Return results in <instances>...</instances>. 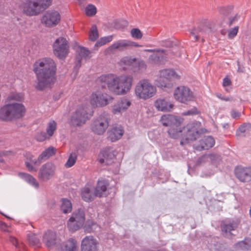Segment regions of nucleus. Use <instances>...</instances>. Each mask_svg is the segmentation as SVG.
<instances>
[{
	"label": "nucleus",
	"mask_w": 251,
	"mask_h": 251,
	"mask_svg": "<svg viewBox=\"0 0 251 251\" xmlns=\"http://www.w3.org/2000/svg\"><path fill=\"white\" fill-rule=\"evenodd\" d=\"M160 122L165 126L177 127L183 123V119L173 115H164L161 117Z\"/></svg>",
	"instance_id": "a211bd4d"
},
{
	"label": "nucleus",
	"mask_w": 251,
	"mask_h": 251,
	"mask_svg": "<svg viewBox=\"0 0 251 251\" xmlns=\"http://www.w3.org/2000/svg\"><path fill=\"white\" fill-rule=\"evenodd\" d=\"M250 128H251V124H245L239 127L237 130V134L239 135L240 133L248 131Z\"/></svg>",
	"instance_id": "8fccbe9b"
},
{
	"label": "nucleus",
	"mask_w": 251,
	"mask_h": 251,
	"mask_svg": "<svg viewBox=\"0 0 251 251\" xmlns=\"http://www.w3.org/2000/svg\"><path fill=\"white\" fill-rule=\"evenodd\" d=\"M85 220V213L82 209H79L74 212L67 222L68 229L75 232L80 229L83 226Z\"/></svg>",
	"instance_id": "6e6552de"
},
{
	"label": "nucleus",
	"mask_w": 251,
	"mask_h": 251,
	"mask_svg": "<svg viewBox=\"0 0 251 251\" xmlns=\"http://www.w3.org/2000/svg\"><path fill=\"white\" fill-rule=\"evenodd\" d=\"M25 156L26 158L27 161L25 162L26 167L30 171L36 172L37 169L33 167L30 162L34 165L39 166L41 163H39L38 158L36 160L34 158V156L29 152H26Z\"/></svg>",
	"instance_id": "cd10ccee"
},
{
	"label": "nucleus",
	"mask_w": 251,
	"mask_h": 251,
	"mask_svg": "<svg viewBox=\"0 0 251 251\" xmlns=\"http://www.w3.org/2000/svg\"><path fill=\"white\" fill-rule=\"evenodd\" d=\"M175 99L179 102L187 104L194 100L193 92L187 87L180 86L177 87L174 92Z\"/></svg>",
	"instance_id": "9b49d317"
},
{
	"label": "nucleus",
	"mask_w": 251,
	"mask_h": 251,
	"mask_svg": "<svg viewBox=\"0 0 251 251\" xmlns=\"http://www.w3.org/2000/svg\"><path fill=\"white\" fill-rule=\"evenodd\" d=\"M217 155L215 154H210L208 155H204L200 157L197 161V165H200L202 163L209 161L212 162L217 158Z\"/></svg>",
	"instance_id": "58836bf2"
},
{
	"label": "nucleus",
	"mask_w": 251,
	"mask_h": 251,
	"mask_svg": "<svg viewBox=\"0 0 251 251\" xmlns=\"http://www.w3.org/2000/svg\"><path fill=\"white\" fill-rule=\"evenodd\" d=\"M61 15L55 10H51L46 11L43 15L41 22L47 27L56 26L60 21Z\"/></svg>",
	"instance_id": "4468645a"
},
{
	"label": "nucleus",
	"mask_w": 251,
	"mask_h": 251,
	"mask_svg": "<svg viewBox=\"0 0 251 251\" xmlns=\"http://www.w3.org/2000/svg\"><path fill=\"white\" fill-rule=\"evenodd\" d=\"M96 226V224L92 221H87L86 225L84 226V229L85 232L90 233L93 231V226Z\"/></svg>",
	"instance_id": "3c124183"
},
{
	"label": "nucleus",
	"mask_w": 251,
	"mask_h": 251,
	"mask_svg": "<svg viewBox=\"0 0 251 251\" xmlns=\"http://www.w3.org/2000/svg\"><path fill=\"white\" fill-rule=\"evenodd\" d=\"M211 251H227L225 246L220 243L211 244L209 246Z\"/></svg>",
	"instance_id": "49530a36"
},
{
	"label": "nucleus",
	"mask_w": 251,
	"mask_h": 251,
	"mask_svg": "<svg viewBox=\"0 0 251 251\" xmlns=\"http://www.w3.org/2000/svg\"><path fill=\"white\" fill-rule=\"evenodd\" d=\"M144 51H145L150 52H161V53H164V52L163 50H161L147 49V50H145Z\"/></svg>",
	"instance_id": "69168bd1"
},
{
	"label": "nucleus",
	"mask_w": 251,
	"mask_h": 251,
	"mask_svg": "<svg viewBox=\"0 0 251 251\" xmlns=\"http://www.w3.org/2000/svg\"><path fill=\"white\" fill-rule=\"evenodd\" d=\"M24 99L23 94L17 93H11L7 98L6 103H12V100L21 101Z\"/></svg>",
	"instance_id": "a19ab883"
},
{
	"label": "nucleus",
	"mask_w": 251,
	"mask_h": 251,
	"mask_svg": "<svg viewBox=\"0 0 251 251\" xmlns=\"http://www.w3.org/2000/svg\"><path fill=\"white\" fill-rule=\"evenodd\" d=\"M91 57V52L87 49L80 47L78 55L76 58V67L79 68L81 66V62L82 60H86Z\"/></svg>",
	"instance_id": "b1692460"
},
{
	"label": "nucleus",
	"mask_w": 251,
	"mask_h": 251,
	"mask_svg": "<svg viewBox=\"0 0 251 251\" xmlns=\"http://www.w3.org/2000/svg\"><path fill=\"white\" fill-rule=\"evenodd\" d=\"M197 113V109L196 108H194L191 110H189L187 112H184L182 113V115L184 116L190 115H194Z\"/></svg>",
	"instance_id": "13d9d810"
},
{
	"label": "nucleus",
	"mask_w": 251,
	"mask_h": 251,
	"mask_svg": "<svg viewBox=\"0 0 251 251\" xmlns=\"http://www.w3.org/2000/svg\"><path fill=\"white\" fill-rule=\"evenodd\" d=\"M201 25L197 28L190 30V34L194 37L195 41H198L201 35H205L211 30L212 27L215 26L216 24L213 20L202 19L201 20Z\"/></svg>",
	"instance_id": "0eeeda50"
},
{
	"label": "nucleus",
	"mask_w": 251,
	"mask_h": 251,
	"mask_svg": "<svg viewBox=\"0 0 251 251\" xmlns=\"http://www.w3.org/2000/svg\"><path fill=\"white\" fill-rule=\"evenodd\" d=\"M128 48V40H120L109 46L104 51L105 54H110L114 51H123Z\"/></svg>",
	"instance_id": "4be33fe9"
},
{
	"label": "nucleus",
	"mask_w": 251,
	"mask_h": 251,
	"mask_svg": "<svg viewBox=\"0 0 251 251\" xmlns=\"http://www.w3.org/2000/svg\"><path fill=\"white\" fill-rule=\"evenodd\" d=\"M9 153H10V151H2L0 152V161L3 162V160L2 159V157L3 156H7Z\"/></svg>",
	"instance_id": "e2e57ef3"
},
{
	"label": "nucleus",
	"mask_w": 251,
	"mask_h": 251,
	"mask_svg": "<svg viewBox=\"0 0 251 251\" xmlns=\"http://www.w3.org/2000/svg\"><path fill=\"white\" fill-rule=\"evenodd\" d=\"M149 60L153 63H157L159 60V57L157 54H153L150 56Z\"/></svg>",
	"instance_id": "4d7b16f0"
},
{
	"label": "nucleus",
	"mask_w": 251,
	"mask_h": 251,
	"mask_svg": "<svg viewBox=\"0 0 251 251\" xmlns=\"http://www.w3.org/2000/svg\"><path fill=\"white\" fill-rule=\"evenodd\" d=\"M97 8L93 4L88 5L85 9V14L87 16L92 17L97 13Z\"/></svg>",
	"instance_id": "a18cd8bd"
},
{
	"label": "nucleus",
	"mask_w": 251,
	"mask_h": 251,
	"mask_svg": "<svg viewBox=\"0 0 251 251\" xmlns=\"http://www.w3.org/2000/svg\"><path fill=\"white\" fill-rule=\"evenodd\" d=\"M113 39V37L112 35L101 37L98 41L97 42L95 45V48H96V50H98V48L110 42Z\"/></svg>",
	"instance_id": "4c0bfd02"
},
{
	"label": "nucleus",
	"mask_w": 251,
	"mask_h": 251,
	"mask_svg": "<svg viewBox=\"0 0 251 251\" xmlns=\"http://www.w3.org/2000/svg\"><path fill=\"white\" fill-rule=\"evenodd\" d=\"M99 38V32L97 26L93 25L89 32V39L92 41H95Z\"/></svg>",
	"instance_id": "79ce46f5"
},
{
	"label": "nucleus",
	"mask_w": 251,
	"mask_h": 251,
	"mask_svg": "<svg viewBox=\"0 0 251 251\" xmlns=\"http://www.w3.org/2000/svg\"><path fill=\"white\" fill-rule=\"evenodd\" d=\"M130 100L126 98H123L112 107V112L118 115L126 110L131 105Z\"/></svg>",
	"instance_id": "aec40b11"
},
{
	"label": "nucleus",
	"mask_w": 251,
	"mask_h": 251,
	"mask_svg": "<svg viewBox=\"0 0 251 251\" xmlns=\"http://www.w3.org/2000/svg\"><path fill=\"white\" fill-rule=\"evenodd\" d=\"M54 54L59 59L65 58L69 52V45L67 40L63 37H59L53 44Z\"/></svg>",
	"instance_id": "9d476101"
},
{
	"label": "nucleus",
	"mask_w": 251,
	"mask_h": 251,
	"mask_svg": "<svg viewBox=\"0 0 251 251\" xmlns=\"http://www.w3.org/2000/svg\"><path fill=\"white\" fill-rule=\"evenodd\" d=\"M61 202L60 209L61 211L64 214L70 213L72 210V204L71 201L67 199H62Z\"/></svg>",
	"instance_id": "473e14b6"
},
{
	"label": "nucleus",
	"mask_w": 251,
	"mask_h": 251,
	"mask_svg": "<svg viewBox=\"0 0 251 251\" xmlns=\"http://www.w3.org/2000/svg\"><path fill=\"white\" fill-rule=\"evenodd\" d=\"M27 240L31 245H37L39 243V239L37 237L36 235L30 233L27 235Z\"/></svg>",
	"instance_id": "de8ad7c7"
},
{
	"label": "nucleus",
	"mask_w": 251,
	"mask_h": 251,
	"mask_svg": "<svg viewBox=\"0 0 251 251\" xmlns=\"http://www.w3.org/2000/svg\"><path fill=\"white\" fill-rule=\"evenodd\" d=\"M43 240L48 248H51L56 243V234L53 231H48L44 234Z\"/></svg>",
	"instance_id": "bb28decb"
},
{
	"label": "nucleus",
	"mask_w": 251,
	"mask_h": 251,
	"mask_svg": "<svg viewBox=\"0 0 251 251\" xmlns=\"http://www.w3.org/2000/svg\"><path fill=\"white\" fill-rule=\"evenodd\" d=\"M24 105L18 102L6 103L0 108V120L10 121L14 119H20L25 113Z\"/></svg>",
	"instance_id": "7ed1b4c3"
},
{
	"label": "nucleus",
	"mask_w": 251,
	"mask_h": 251,
	"mask_svg": "<svg viewBox=\"0 0 251 251\" xmlns=\"http://www.w3.org/2000/svg\"><path fill=\"white\" fill-rule=\"evenodd\" d=\"M87 106H79L75 112L72 114L70 124L73 126H81L85 124L92 116V114H89Z\"/></svg>",
	"instance_id": "423d86ee"
},
{
	"label": "nucleus",
	"mask_w": 251,
	"mask_h": 251,
	"mask_svg": "<svg viewBox=\"0 0 251 251\" xmlns=\"http://www.w3.org/2000/svg\"><path fill=\"white\" fill-rule=\"evenodd\" d=\"M57 251H78L76 241L71 238L63 243Z\"/></svg>",
	"instance_id": "393cba45"
},
{
	"label": "nucleus",
	"mask_w": 251,
	"mask_h": 251,
	"mask_svg": "<svg viewBox=\"0 0 251 251\" xmlns=\"http://www.w3.org/2000/svg\"><path fill=\"white\" fill-rule=\"evenodd\" d=\"M56 152V149L53 147H50L45 150L39 156L38 161L41 163L43 161L46 160L50 157L54 155Z\"/></svg>",
	"instance_id": "c756f323"
},
{
	"label": "nucleus",
	"mask_w": 251,
	"mask_h": 251,
	"mask_svg": "<svg viewBox=\"0 0 251 251\" xmlns=\"http://www.w3.org/2000/svg\"><path fill=\"white\" fill-rule=\"evenodd\" d=\"M81 196L84 201H89L94 199V196H95V194L94 195L92 194L90 192V188L88 186H86L82 190Z\"/></svg>",
	"instance_id": "c9c22d12"
},
{
	"label": "nucleus",
	"mask_w": 251,
	"mask_h": 251,
	"mask_svg": "<svg viewBox=\"0 0 251 251\" xmlns=\"http://www.w3.org/2000/svg\"><path fill=\"white\" fill-rule=\"evenodd\" d=\"M170 137L174 139H177L179 137L183 138V127L181 125L178 126L177 127L173 126L170 127L168 131Z\"/></svg>",
	"instance_id": "2f4dec72"
},
{
	"label": "nucleus",
	"mask_w": 251,
	"mask_h": 251,
	"mask_svg": "<svg viewBox=\"0 0 251 251\" xmlns=\"http://www.w3.org/2000/svg\"><path fill=\"white\" fill-rule=\"evenodd\" d=\"M52 3V0H24L20 7L27 16L39 15Z\"/></svg>",
	"instance_id": "20e7f679"
},
{
	"label": "nucleus",
	"mask_w": 251,
	"mask_h": 251,
	"mask_svg": "<svg viewBox=\"0 0 251 251\" xmlns=\"http://www.w3.org/2000/svg\"><path fill=\"white\" fill-rule=\"evenodd\" d=\"M235 175L241 181H250L251 180V167L237 166L235 169Z\"/></svg>",
	"instance_id": "6ab92c4d"
},
{
	"label": "nucleus",
	"mask_w": 251,
	"mask_h": 251,
	"mask_svg": "<svg viewBox=\"0 0 251 251\" xmlns=\"http://www.w3.org/2000/svg\"><path fill=\"white\" fill-rule=\"evenodd\" d=\"M108 186L107 181L104 179L99 180L95 189V196L100 197L103 196L105 193Z\"/></svg>",
	"instance_id": "c85d7f7f"
},
{
	"label": "nucleus",
	"mask_w": 251,
	"mask_h": 251,
	"mask_svg": "<svg viewBox=\"0 0 251 251\" xmlns=\"http://www.w3.org/2000/svg\"><path fill=\"white\" fill-rule=\"evenodd\" d=\"M113 98L106 93L97 90L93 92L89 98V102L94 108L103 107L109 104Z\"/></svg>",
	"instance_id": "1a4fd4ad"
},
{
	"label": "nucleus",
	"mask_w": 251,
	"mask_h": 251,
	"mask_svg": "<svg viewBox=\"0 0 251 251\" xmlns=\"http://www.w3.org/2000/svg\"><path fill=\"white\" fill-rule=\"evenodd\" d=\"M0 228L3 231H7V226L3 222L0 223Z\"/></svg>",
	"instance_id": "338daca9"
},
{
	"label": "nucleus",
	"mask_w": 251,
	"mask_h": 251,
	"mask_svg": "<svg viewBox=\"0 0 251 251\" xmlns=\"http://www.w3.org/2000/svg\"><path fill=\"white\" fill-rule=\"evenodd\" d=\"M154 106L159 111L167 112L171 111L174 105L167 98H159L155 101Z\"/></svg>",
	"instance_id": "412c9836"
},
{
	"label": "nucleus",
	"mask_w": 251,
	"mask_h": 251,
	"mask_svg": "<svg viewBox=\"0 0 251 251\" xmlns=\"http://www.w3.org/2000/svg\"><path fill=\"white\" fill-rule=\"evenodd\" d=\"M55 171V166L53 164L50 162L46 163L40 168L38 178L44 181H48L54 176Z\"/></svg>",
	"instance_id": "dca6fc26"
},
{
	"label": "nucleus",
	"mask_w": 251,
	"mask_h": 251,
	"mask_svg": "<svg viewBox=\"0 0 251 251\" xmlns=\"http://www.w3.org/2000/svg\"><path fill=\"white\" fill-rule=\"evenodd\" d=\"M180 74L173 69H164L159 71L158 77L156 80L158 87H166L167 81L171 79H179Z\"/></svg>",
	"instance_id": "f8f14e48"
},
{
	"label": "nucleus",
	"mask_w": 251,
	"mask_h": 251,
	"mask_svg": "<svg viewBox=\"0 0 251 251\" xmlns=\"http://www.w3.org/2000/svg\"><path fill=\"white\" fill-rule=\"evenodd\" d=\"M20 176L27 182L35 187L36 188H38L39 187V183L36 180V179L33 177L32 176L24 173H22L20 174Z\"/></svg>",
	"instance_id": "f704fd0d"
},
{
	"label": "nucleus",
	"mask_w": 251,
	"mask_h": 251,
	"mask_svg": "<svg viewBox=\"0 0 251 251\" xmlns=\"http://www.w3.org/2000/svg\"><path fill=\"white\" fill-rule=\"evenodd\" d=\"M50 138H48V135L46 133L44 132H39L35 136V139L37 141L39 142H43L46 140L47 139H50Z\"/></svg>",
	"instance_id": "603ef678"
},
{
	"label": "nucleus",
	"mask_w": 251,
	"mask_h": 251,
	"mask_svg": "<svg viewBox=\"0 0 251 251\" xmlns=\"http://www.w3.org/2000/svg\"><path fill=\"white\" fill-rule=\"evenodd\" d=\"M99 242L92 236H87L81 241V251H98Z\"/></svg>",
	"instance_id": "f3484780"
},
{
	"label": "nucleus",
	"mask_w": 251,
	"mask_h": 251,
	"mask_svg": "<svg viewBox=\"0 0 251 251\" xmlns=\"http://www.w3.org/2000/svg\"><path fill=\"white\" fill-rule=\"evenodd\" d=\"M10 241L16 247L22 248V246H23V245H21H21L18 243L17 239L14 237L10 236Z\"/></svg>",
	"instance_id": "6e6d98bb"
},
{
	"label": "nucleus",
	"mask_w": 251,
	"mask_h": 251,
	"mask_svg": "<svg viewBox=\"0 0 251 251\" xmlns=\"http://www.w3.org/2000/svg\"><path fill=\"white\" fill-rule=\"evenodd\" d=\"M76 159V154L74 152L71 153L66 163L65 164V167L67 168L72 167L75 163Z\"/></svg>",
	"instance_id": "c03bdc74"
},
{
	"label": "nucleus",
	"mask_w": 251,
	"mask_h": 251,
	"mask_svg": "<svg viewBox=\"0 0 251 251\" xmlns=\"http://www.w3.org/2000/svg\"><path fill=\"white\" fill-rule=\"evenodd\" d=\"M57 128V123L54 120H50L48 123L46 128V133L48 138H50Z\"/></svg>",
	"instance_id": "e433bc0d"
},
{
	"label": "nucleus",
	"mask_w": 251,
	"mask_h": 251,
	"mask_svg": "<svg viewBox=\"0 0 251 251\" xmlns=\"http://www.w3.org/2000/svg\"><path fill=\"white\" fill-rule=\"evenodd\" d=\"M128 48L131 47H141L142 45H139L136 42L128 40Z\"/></svg>",
	"instance_id": "052dcab7"
},
{
	"label": "nucleus",
	"mask_w": 251,
	"mask_h": 251,
	"mask_svg": "<svg viewBox=\"0 0 251 251\" xmlns=\"http://www.w3.org/2000/svg\"><path fill=\"white\" fill-rule=\"evenodd\" d=\"M114 154L112 152L109 148L102 150L99 154L100 161L101 163L108 164L109 161L114 158Z\"/></svg>",
	"instance_id": "7c9ffc66"
},
{
	"label": "nucleus",
	"mask_w": 251,
	"mask_h": 251,
	"mask_svg": "<svg viewBox=\"0 0 251 251\" xmlns=\"http://www.w3.org/2000/svg\"><path fill=\"white\" fill-rule=\"evenodd\" d=\"M96 82L102 88L107 89L114 94L123 95L130 90L133 78L129 75L108 74L100 76Z\"/></svg>",
	"instance_id": "f03ea898"
},
{
	"label": "nucleus",
	"mask_w": 251,
	"mask_h": 251,
	"mask_svg": "<svg viewBox=\"0 0 251 251\" xmlns=\"http://www.w3.org/2000/svg\"><path fill=\"white\" fill-rule=\"evenodd\" d=\"M238 31V26H236L231 29L228 33V36L229 38L232 39L234 38L237 34Z\"/></svg>",
	"instance_id": "5fc2aeb1"
},
{
	"label": "nucleus",
	"mask_w": 251,
	"mask_h": 251,
	"mask_svg": "<svg viewBox=\"0 0 251 251\" xmlns=\"http://www.w3.org/2000/svg\"><path fill=\"white\" fill-rule=\"evenodd\" d=\"M215 144V140L211 136H204L200 141V144L196 147L197 150H208Z\"/></svg>",
	"instance_id": "a878e982"
},
{
	"label": "nucleus",
	"mask_w": 251,
	"mask_h": 251,
	"mask_svg": "<svg viewBox=\"0 0 251 251\" xmlns=\"http://www.w3.org/2000/svg\"><path fill=\"white\" fill-rule=\"evenodd\" d=\"M237 227V224H223L221 225L222 230L223 232H225L226 234H227V233H230L231 230H234L235 228Z\"/></svg>",
	"instance_id": "37998d69"
},
{
	"label": "nucleus",
	"mask_w": 251,
	"mask_h": 251,
	"mask_svg": "<svg viewBox=\"0 0 251 251\" xmlns=\"http://www.w3.org/2000/svg\"><path fill=\"white\" fill-rule=\"evenodd\" d=\"M235 248L237 249L251 250V239L239 242L235 245Z\"/></svg>",
	"instance_id": "ea45409f"
},
{
	"label": "nucleus",
	"mask_w": 251,
	"mask_h": 251,
	"mask_svg": "<svg viewBox=\"0 0 251 251\" xmlns=\"http://www.w3.org/2000/svg\"><path fill=\"white\" fill-rule=\"evenodd\" d=\"M124 133V129L121 125H115L108 132V138L112 142H115L121 139Z\"/></svg>",
	"instance_id": "5701e85b"
},
{
	"label": "nucleus",
	"mask_w": 251,
	"mask_h": 251,
	"mask_svg": "<svg viewBox=\"0 0 251 251\" xmlns=\"http://www.w3.org/2000/svg\"><path fill=\"white\" fill-rule=\"evenodd\" d=\"M109 124L108 116L101 114L93 121L91 125V129L96 134H102L108 128Z\"/></svg>",
	"instance_id": "ddd939ff"
},
{
	"label": "nucleus",
	"mask_w": 251,
	"mask_h": 251,
	"mask_svg": "<svg viewBox=\"0 0 251 251\" xmlns=\"http://www.w3.org/2000/svg\"><path fill=\"white\" fill-rule=\"evenodd\" d=\"M239 17L240 16L236 14L233 17H231L229 19V25H231L233 23H234L235 22L237 21L238 19L239 18Z\"/></svg>",
	"instance_id": "bf43d9fd"
},
{
	"label": "nucleus",
	"mask_w": 251,
	"mask_h": 251,
	"mask_svg": "<svg viewBox=\"0 0 251 251\" xmlns=\"http://www.w3.org/2000/svg\"><path fill=\"white\" fill-rule=\"evenodd\" d=\"M231 116L233 118H238L240 116V114L237 111L233 110L231 112Z\"/></svg>",
	"instance_id": "0e129e2a"
},
{
	"label": "nucleus",
	"mask_w": 251,
	"mask_h": 251,
	"mask_svg": "<svg viewBox=\"0 0 251 251\" xmlns=\"http://www.w3.org/2000/svg\"><path fill=\"white\" fill-rule=\"evenodd\" d=\"M131 36L132 38L136 39H140L143 37V34L141 30L137 28H134L130 31Z\"/></svg>",
	"instance_id": "09e8293b"
},
{
	"label": "nucleus",
	"mask_w": 251,
	"mask_h": 251,
	"mask_svg": "<svg viewBox=\"0 0 251 251\" xmlns=\"http://www.w3.org/2000/svg\"><path fill=\"white\" fill-rule=\"evenodd\" d=\"M230 84H231V81L228 78L225 77L224 78L223 82V86H224V87L230 85Z\"/></svg>",
	"instance_id": "680f3d73"
},
{
	"label": "nucleus",
	"mask_w": 251,
	"mask_h": 251,
	"mask_svg": "<svg viewBox=\"0 0 251 251\" xmlns=\"http://www.w3.org/2000/svg\"><path fill=\"white\" fill-rule=\"evenodd\" d=\"M156 86L148 79L140 80L134 88V94L138 99L144 100L154 97L156 93Z\"/></svg>",
	"instance_id": "39448f33"
},
{
	"label": "nucleus",
	"mask_w": 251,
	"mask_h": 251,
	"mask_svg": "<svg viewBox=\"0 0 251 251\" xmlns=\"http://www.w3.org/2000/svg\"><path fill=\"white\" fill-rule=\"evenodd\" d=\"M136 59L131 57L126 56L122 58L119 62V64L124 69L126 68L128 66H130L135 64Z\"/></svg>",
	"instance_id": "72a5a7b5"
},
{
	"label": "nucleus",
	"mask_w": 251,
	"mask_h": 251,
	"mask_svg": "<svg viewBox=\"0 0 251 251\" xmlns=\"http://www.w3.org/2000/svg\"><path fill=\"white\" fill-rule=\"evenodd\" d=\"M57 68L55 61L51 58L38 59L33 65V71L36 76L35 88L43 90L50 87L56 81Z\"/></svg>",
	"instance_id": "f257e3e1"
},
{
	"label": "nucleus",
	"mask_w": 251,
	"mask_h": 251,
	"mask_svg": "<svg viewBox=\"0 0 251 251\" xmlns=\"http://www.w3.org/2000/svg\"><path fill=\"white\" fill-rule=\"evenodd\" d=\"M201 123L197 122L188 124L186 126L183 127V138L186 141L195 140L199 137Z\"/></svg>",
	"instance_id": "2eb2a0df"
},
{
	"label": "nucleus",
	"mask_w": 251,
	"mask_h": 251,
	"mask_svg": "<svg viewBox=\"0 0 251 251\" xmlns=\"http://www.w3.org/2000/svg\"><path fill=\"white\" fill-rule=\"evenodd\" d=\"M232 99L229 97H224L223 99V100L225 101H230Z\"/></svg>",
	"instance_id": "774afa93"
},
{
	"label": "nucleus",
	"mask_w": 251,
	"mask_h": 251,
	"mask_svg": "<svg viewBox=\"0 0 251 251\" xmlns=\"http://www.w3.org/2000/svg\"><path fill=\"white\" fill-rule=\"evenodd\" d=\"M136 67L137 68L136 71H143L146 69V65L143 60H138L135 63Z\"/></svg>",
	"instance_id": "864d4df0"
}]
</instances>
